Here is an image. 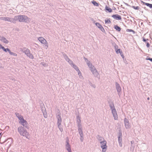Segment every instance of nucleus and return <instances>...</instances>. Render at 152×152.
Listing matches in <instances>:
<instances>
[{"mask_svg": "<svg viewBox=\"0 0 152 152\" xmlns=\"http://www.w3.org/2000/svg\"><path fill=\"white\" fill-rule=\"evenodd\" d=\"M21 51L24 53L25 55L29 58L31 59L34 58L33 55L31 53L30 50L28 48L25 47L23 48L22 49Z\"/></svg>", "mask_w": 152, "mask_h": 152, "instance_id": "nucleus-4", "label": "nucleus"}, {"mask_svg": "<svg viewBox=\"0 0 152 152\" xmlns=\"http://www.w3.org/2000/svg\"><path fill=\"white\" fill-rule=\"evenodd\" d=\"M9 18V17H6V19H5V21H8Z\"/></svg>", "mask_w": 152, "mask_h": 152, "instance_id": "nucleus-47", "label": "nucleus"}, {"mask_svg": "<svg viewBox=\"0 0 152 152\" xmlns=\"http://www.w3.org/2000/svg\"><path fill=\"white\" fill-rule=\"evenodd\" d=\"M115 52L117 54L120 53V54H121V52H122V51L120 49H118L116 50L115 51Z\"/></svg>", "mask_w": 152, "mask_h": 152, "instance_id": "nucleus-34", "label": "nucleus"}, {"mask_svg": "<svg viewBox=\"0 0 152 152\" xmlns=\"http://www.w3.org/2000/svg\"><path fill=\"white\" fill-rule=\"evenodd\" d=\"M96 25L103 32H105V30L102 26L98 23H95Z\"/></svg>", "mask_w": 152, "mask_h": 152, "instance_id": "nucleus-13", "label": "nucleus"}, {"mask_svg": "<svg viewBox=\"0 0 152 152\" xmlns=\"http://www.w3.org/2000/svg\"><path fill=\"white\" fill-rule=\"evenodd\" d=\"M114 10L115 9V7L114 8Z\"/></svg>", "mask_w": 152, "mask_h": 152, "instance_id": "nucleus-56", "label": "nucleus"}, {"mask_svg": "<svg viewBox=\"0 0 152 152\" xmlns=\"http://www.w3.org/2000/svg\"><path fill=\"white\" fill-rule=\"evenodd\" d=\"M18 131L20 135L25 137L26 138L28 139V137L29 135V133L23 127H19L18 129Z\"/></svg>", "mask_w": 152, "mask_h": 152, "instance_id": "nucleus-2", "label": "nucleus"}, {"mask_svg": "<svg viewBox=\"0 0 152 152\" xmlns=\"http://www.w3.org/2000/svg\"><path fill=\"white\" fill-rule=\"evenodd\" d=\"M19 123L22 125L23 127H25L27 129H28V124L26 121L23 118L19 122Z\"/></svg>", "mask_w": 152, "mask_h": 152, "instance_id": "nucleus-8", "label": "nucleus"}, {"mask_svg": "<svg viewBox=\"0 0 152 152\" xmlns=\"http://www.w3.org/2000/svg\"><path fill=\"white\" fill-rule=\"evenodd\" d=\"M67 62L72 66H73V64H74L73 61L70 59H69V60Z\"/></svg>", "mask_w": 152, "mask_h": 152, "instance_id": "nucleus-36", "label": "nucleus"}, {"mask_svg": "<svg viewBox=\"0 0 152 152\" xmlns=\"http://www.w3.org/2000/svg\"><path fill=\"white\" fill-rule=\"evenodd\" d=\"M92 3L94 4V5L96 6H99V4L96 1H92Z\"/></svg>", "mask_w": 152, "mask_h": 152, "instance_id": "nucleus-31", "label": "nucleus"}, {"mask_svg": "<svg viewBox=\"0 0 152 152\" xmlns=\"http://www.w3.org/2000/svg\"><path fill=\"white\" fill-rule=\"evenodd\" d=\"M132 7L135 10H138L140 11H141V9L138 6L135 7L134 6H132Z\"/></svg>", "mask_w": 152, "mask_h": 152, "instance_id": "nucleus-25", "label": "nucleus"}, {"mask_svg": "<svg viewBox=\"0 0 152 152\" xmlns=\"http://www.w3.org/2000/svg\"><path fill=\"white\" fill-rule=\"evenodd\" d=\"M92 73L95 77H96L99 79V75L96 69L94 71L92 72Z\"/></svg>", "mask_w": 152, "mask_h": 152, "instance_id": "nucleus-15", "label": "nucleus"}, {"mask_svg": "<svg viewBox=\"0 0 152 152\" xmlns=\"http://www.w3.org/2000/svg\"><path fill=\"white\" fill-rule=\"evenodd\" d=\"M115 86L117 92L118 93V94L120 98L121 95V88L120 86V85L117 82L115 83Z\"/></svg>", "mask_w": 152, "mask_h": 152, "instance_id": "nucleus-10", "label": "nucleus"}, {"mask_svg": "<svg viewBox=\"0 0 152 152\" xmlns=\"http://www.w3.org/2000/svg\"><path fill=\"white\" fill-rule=\"evenodd\" d=\"M105 9L107 11L109 12H112V10L111 9L108 7L107 6H106L105 7Z\"/></svg>", "mask_w": 152, "mask_h": 152, "instance_id": "nucleus-28", "label": "nucleus"}, {"mask_svg": "<svg viewBox=\"0 0 152 152\" xmlns=\"http://www.w3.org/2000/svg\"><path fill=\"white\" fill-rule=\"evenodd\" d=\"M16 21L20 22H25L28 23L31 20V19L25 15H18L15 16Z\"/></svg>", "mask_w": 152, "mask_h": 152, "instance_id": "nucleus-1", "label": "nucleus"}, {"mask_svg": "<svg viewBox=\"0 0 152 152\" xmlns=\"http://www.w3.org/2000/svg\"><path fill=\"white\" fill-rule=\"evenodd\" d=\"M134 141H133V140H132V141L131 142V146H132V144H134Z\"/></svg>", "mask_w": 152, "mask_h": 152, "instance_id": "nucleus-48", "label": "nucleus"}, {"mask_svg": "<svg viewBox=\"0 0 152 152\" xmlns=\"http://www.w3.org/2000/svg\"><path fill=\"white\" fill-rule=\"evenodd\" d=\"M72 66L77 71L79 70V69L77 66H76L75 64H73V66Z\"/></svg>", "mask_w": 152, "mask_h": 152, "instance_id": "nucleus-32", "label": "nucleus"}, {"mask_svg": "<svg viewBox=\"0 0 152 152\" xmlns=\"http://www.w3.org/2000/svg\"><path fill=\"white\" fill-rule=\"evenodd\" d=\"M9 53L10 55H13V56H17V54H16V53H13V52H12L11 50H10V52H9Z\"/></svg>", "mask_w": 152, "mask_h": 152, "instance_id": "nucleus-35", "label": "nucleus"}, {"mask_svg": "<svg viewBox=\"0 0 152 152\" xmlns=\"http://www.w3.org/2000/svg\"><path fill=\"white\" fill-rule=\"evenodd\" d=\"M2 46H3L0 44V49L2 48Z\"/></svg>", "mask_w": 152, "mask_h": 152, "instance_id": "nucleus-50", "label": "nucleus"}, {"mask_svg": "<svg viewBox=\"0 0 152 152\" xmlns=\"http://www.w3.org/2000/svg\"><path fill=\"white\" fill-rule=\"evenodd\" d=\"M146 60H150L152 62V58H146Z\"/></svg>", "mask_w": 152, "mask_h": 152, "instance_id": "nucleus-42", "label": "nucleus"}, {"mask_svg": "<svg viewBox=\"0 0 152 152\" xmlns=\"http://www.w3.org/2000/svg\"><path fill=\"white\" fill-rule=\"evenodd\" d=\"M143 24V23L142 22L141 23V24L142 25Z\"/></svg>", "mask_w": 152, "mask_h": 152, "instance_id": "nucleus-55", "label": "nucleus"}, {"mask_svg": "<svg viewBox=\"0 0 152 152\" xmlns=\"http://www.w3.org/2000/svg\"><path fill=\"white\" fill-rule=\"evenodd\" d=\"M2 135H1V133H0V139Z\"/></svg>", "mask_w": 152, "mask_h": 152, "instance_id": "nucleus-51", "label": "nucleus"}, {"mask_svg": "<svg viewBox=\"0 0 152 152\" xmlns=\"http://www.w3.org/2000/svg\"><path fill=\"white\" fill-rule=\"evenodd\" d=\"M1 49L5 52H7V51L9 53L10 51V50L9 48H7L6 49L3 46H2Z\"/></svg>", "mask_w": 152, "mask_h": 152, "instance_id": "nucleus-29", "label": "nucleus"}, {"mask_svg": "<svg viewBox=\"0 0 152 152\" xmlns=\"http://www.w3.org/2000/svg\"><path fill=\"white\" fill-rule=\"evenodd\" d=\"M105 23H110V22H111L110 21V20H109V19H108V20H105Z\"/></svg>", "mask_w": 152, "mask_h": 152, "instance_id": "nucleus-39", "label": "nucleus"}, {"mask_svg": "<svg viewBox=\"0 0 152 152\" xmlns=\"http://www.w3.org/2000/svg\"><path fill=\"white\" fill-rule=\"evenodd\" d=\"M144 9L145 10H147V9H146V7H144Z\"/></svg>", "mask_w": 152, "mask_h": 152, "instance_id": "nucleus-52", "label": "nucleus"}, {"mask_svg": "<svg viewBox=\"0 0 152 152\" xmlns=\"http://www.w3.org/2000/svg\"><path fill=\"white\" fill-rule=\"evenodd\" d=\"M134 147H135L134 145H133V146H132V147H131L130 148L132 150V151H133L134 150Z\"/></svg>", "mask_w": 152, "mask_h": 152, "instance_id": "nucleus-43", "label": "nucleus"}, {"mask_svg": "<svg viewBox=\"0 0 152 152\" xmlns=\"http://www.w3.org/2000/svg\"><path fill=\"white\" fill-rule=\"evenodd\" d=\"M124 122L125 127L126 129H128L130 128L131 126L129 123V121L126 118H125L124 119Z\"/></svg>", "mask_w": 152, "mask_h": 152, "instance_id": "nucleus-11", "label": "nucleus"}, {"mask_svg": "<svg viewBox=\"0 0 152 152\" xmlns=\"http://www.w3.org/2000/svg\"><path fill=\"white\" fill-rule=\"evenodd\" d=\"M101 147L102 149V152H105L107 150V142L105 140L100 142Z\"/></svg>", "mask_w": 152, "mask_h": 152, "instance_id": "nucleus-6", "label": "nucleus"}, {"mask_svg": "<svg viewBox=\"0 0 152 152\" xmlns=\"http://www.w3.org/2000/svg\"><path fill=\"white\" fill-rule=\"evenodd\" d=\"M108 104L111 110L114 119L115 120H117L118 118V115L113 103L112 101H110L108 102Z\"/></svg>", "mask_w": 152, "mask_h": 152, "instance_id": "nucleus-3", "label": "nucleus"}, {"mask_svg": "<svg viewBox=\"0 0 152 152\" xmlns=\"http://www.w3.org/2000/svg\"><path fill=\"white\" fill-rule=\"evenodd\" d=\"M6 18V17H1L0 18V19L5 21Z\"/></svg>", "mask_w": 152, "mask_h": 152, "instance_id": "nucleus-40", "label": "nucleus"}, {"mask_svg": "<svg viewBox=\"0 0 152 152\" xmlns=\"http://www.w3.org/2000/svg\"><path fill=\"white\" fill-rule=\"evenodd\" d=\"M56 118L57 119V125H61L62 122V118L61 113L59 112L56 114Z\"/></svg>", "mask_w": 152, "mask_h": 152, "instance_id": "nucleus-7", "label": "nucleus"}, {"mask_svg": "<svg viewBox=\"0 0 152 152\" xmlns=\"http://www.w3.org/2000/svg\"><path fill=\"white\" fill-rule=\"evenodd\" d=\"M114 28L118 31H120L121 30L120 27L117 25L115 26Z\"/></svg>", "mask_w": 152, "mask_h": 152, "instance_id": "nucleus-27", "label": "nucleus"}, {"mask_svg": "<svg viewBox=\"0 0 152 152\" xmlns=\"http://www.w3.org/2000/svg\"><path fill=\"white\" fill-rule=\"evenodd\" d=\"M63 56L64 58V59L66 61H68L70 59L68 56L65 54L63 53Z\"/></svg>", "mask_w": 152, "mask_h": 152, "instance_id": "nucleus-26", "label": "nucleus"}, {"mask_svg": "<svg viewBox=\"0 0 152 152\" xmlns=\"http://www.w3.org/2000/svg\"><path fill=\"white\" fill-rule=\"evenodd\" d=\"M84 59L85 61L86 62V63L88 66H89L90 65L92 64L91 63L90 61H88V59L84 57Z\"/></svg>", "mask_w": 152, "mask_h": 152, "instance_id": "nucleus-24", "label": "nucleus"}, {"mask_svg": "<svg viewBox=\"0 0 152 152\" xmlns=\"http://www.w3.org/2000/svg\"><path fill=\"white\" fill-rule=\"evenodd\" d=\"M96 138L99 142L102 141L104 140L103 137L99 136V135H97L96 136Z\"/></svg>", "mask_w": 152, "mask_h": 152, "instance_id": "nucleus-21", "label": "nucleus"}, {"mask_svg": "<svg viewBox=\"0 0 152 152\" xmlns=\"http://www.w3.org/2000/svg\"><path fill=\"white\" fill-rule=\"evenodd\" d=\"M118 141L119 144V145L121 147L122 146V137H118Z\"/></svg>", "mask_w": 152, "mask_h": 152, "instance_id": "nucleus-22", "label": "nucleus"}, {"mask_svg": "<svg viewBox=\"0 0 152 152\" xmlns=\"http://www.w3.org/2000/svg\"><path fill=\"white\" fill-rule=\"evenodd\" d=\"M77 72H78V74L79 75L80 78L82 79L83 77L82 76L81 72L80 70H79Z\"/></svg>", "mask_w": 152, "mask_h": 152, "instance_id": "nucleus-33", "label": "nucleus"}, {"mask_svg": "<svg viewBox=\"0 0 152 152\" xmlns=\"http://www.w3.org/2000/svg\"><path fill=\"white\" fill-rule=\"evenodd\" d=\"M58 127L59 130L61 132H62L63 131V129L61 127V125H58Z\"/></svg>", "mask_w": 152, "mask_h": 152, "instance_id": "nucleus-38", "label": "nucleus"}, {"mask_svg": "<svg viewBox=\"0 0 152 152\" xmlns=\"http://www.w3.org/2000/svg\"><path fill=\"white\" fill-rule=\"evenodd\" d=\"M112 17L114 19L116 20H120L121 19V16L118 14L113 15Z\"/></svg>", "mask_w": 152, "mask_h": 152, "instance_id": "nucleus-16", "label": "nucleus"}, {"mask_svg": "<svg viewBox=\"0 0 152 152\" xmlns=\"http://www.w3.org/2000/svg\"><path fill=\"white\" fill-rule=\"evenodd\" d=\"M147 99L149 100V97H148V98H147Z\"/></svg>", "mask_w": 152, "mask_h": 152, "instance_id": "nucleus-53", "label": "nucleus"}, {"mask_svg": "<svg viewBox=\"0 0 152 152\" xmlns=\"http://www.w3.org/2000/svg\"><path fill=\"white\" fill-rule=\"evenodd\" d=\"M142 2L143 3V4H144L145 5L149 7L152 10V4H150L148 3H147L144 2L142 1Z\"/></svg>", "mask_w": 152, "mask_h": 152, "instance_id": "nucleus-23", "label": "nucleus"}, {"mask_svg": "<svg viewBox=\"0 0 152 152\" xmlns=\"http://www.w3.org/2000/svg\"><path fill=\"white\" fill-rule=\"evenodd\" d=\"M44 116L45 118H46L47 117V115L45 113H43Z\"/></svg>", "mask_w": 152, "mask_h": 152, "instance_id": "nucleus-49", "label": "nucleus"}, {"mask_svg": "<svg viewBox=\"0 0 152 152\" xmlns=\"http://www.w3.org/2000/svg\"><path fill=\"white\" fill-rule=\"evenodd\" d=\"M10 145H11V143H10V144L9 145V146H10Z\"/></svg>", "mask_w": 152, "mask_h": 152, "instance_id": "nucleus-54", "label": "nucleus"}, {"mask_svg": "<svg viewBox=\"0 0 152 152\" xmlns=\"http://www.w3.org/2000/svg\"><path fill=\"white\" fill-rule=\"evenodd\" d=\"M76 123L77 124V126L78 128V130H82V128L81 121V117L79 115H77L76 116Z\"/></svg>", "mask_w": 152, "mask_h": 152, "instance_id": "nucleus-5", "label": "nucleus"}, {"mask_svg": "<svg viewBox=\"0 0 152 152\" xmlns=\"http://www.w3.org/2000/svg\"><path fill=\"white\" fill-rule=\"evenodd\" d=\"M15 18V16L14 18H11L9 17L8 21L11 23H16V19Z\"/></svg>", "mask_w": 152, "mask_h": 152, "instance_id": "nucleus-18", "label": "nucleus"}, {"mask_svg": "<svg viewBox=\"0 0 152 152\" xmlns=\"http://www.w3.org/2000/svg\"><path fill=\"white\" fill-rule=\"evenodd\" d=\"M15 114L20 121L22 119H23V116L19 113H15Z\"/></svg>", "mask_w": 152, "mask_h": 152, "instance_id": "nucleus-20", "label": "nucleus"}, {"mask_svg": "<svg viewBox=\"0 0 152 152\" xmlns=\"http://www.w3.org/2000/svg\"><path fill=\"white\" fill-rule=\"evenodd\" d=\"M0 40L6 44H8L9 43V41L5 38L3 37H0Z\"/></svg>", "mask_w": 152, "mask_h": 152, "instance_id": "nucleus-17", "label": "nucleus"}, {"mask_svg": "<svg viewBox=\"0 0 152 152\" xmlns=\"http://www.w3.org/2000/svg\"><path fill=\"white\" fill-rule=\"evenodd\" d=\"M38 40L42 44H44V45L46 46L47 48L48 47L47 45V42L46 40H45L44 38L40 37L38 38Z\"/></svg>", "mask_w": 152, "mask_h": 152, "instance_id": "nucleus-12", "label": "nucleus"}, {"mask_svg": "<svg viewBox=\"0 0 152 152\" xmlns=\"http://www.w3.org/2000/svg\"><path fill=\"white\" fill-rule=\"evenodd\" d=\"M121 53V54H120L121 55V56L122 57V58H124V54H123V52L122 53Z\"/></svg>", "mask_w": 152, "mask_h": 152, "instance_id": "nucleus-45", "label": "nucleus"}, {"mask_svg": "<svg viewBox=\"0 0 152 152\" xmlns=\"http://www.w3.org/2000/svg\"><path fill=\"white\" fill-rule=\"evenodd\" d=\"M88 66L91 72L96 70V68L92 64L90 65L89 66Z\"/></svg>", "mask_w": 152, "mask_h": 152, "instance_id": "nucleus-19", "label": "nucleus"}, {"mask_svg": "<svg viewBox=\"0 0 152 152\" xmlns=\"http://www.w3.org/2000/svg\"><path fill=\"white\" fill-rule=\"evenodd\" d=\"M65 148L68 152H72L71 145L69 143V140L67 138L66 141Z\"/></svg>", "mask_w": 152, "mask_h": 152, "instance_id": "nucleus-9", "label": "nucleus"}, {"mask_svg": "<svg viewBox=\"0 0 152 152\" xmlns=\"http://www.w3.org/2000/svg\"><path fill=\"white\" fill-rule=\"evenodd\" d=\"M113 46L114 47L115 51H116V50H117V49H118V46L116 44H115V43H114V44Z\"/></svg>", "mask_w": 152, "mask_h": 152, "instance_id": "nucleus-37", "label": "nucleus"}, {"mask_svg": "<svg viewBox=\"0 0 152 152\" xmlns=\"http://www.w3.org/2000/svg\"><path fill=\"white\" fill-rule=\"evenodd\" d=\"M78 133L80 136V140L81 142H83L84 138H83V132L82 130H78Z\"/></svg>", "mask_w": 152, "mask_h": 152, "instance_id": "nucleus-14", "label": "nucleus"}, {"mask_svg": "<svg viewBox=\"0 0 152 152\" xmlns=\"http://www.w3.org/2000/svg\"><path fill=\"white\" fill-rule=\"evenodd\" d=\"M119 136L118 137H122V134L121 131H120L119 133Z\"/></svg>", "mask_w": 152, "mask_h": 152, "instance_id": "nucleus-41", "label": "nucleus"}, {"mask_svg": "<svg viewBox=\"0 0 152 152\" xmlns=\"http://www.w3.org/2000/svg\"><path fill=\"white\" fill-rule=\"evenodd\" d=\"M114 10L115 9V7L114 8Z\"/></svg>", "mask_w": 152, "mask_h": 152, "instance_id": "nucleus-57", "label": "nucleus"}, {"mask_svg": "<svg viewBox=\"0 0 152 152\" xmlns=\"http://www.w3.org/2000/svg\"><path fill=\"white\" fill-rule=\"evenodd\" d=\"M147 40L148 41V39H145L144 38H143V42H146V41H147Z\"/></svg>", "mask_w": 152, "mask_h": 152, "instance_id": "nucleus-44", "label": "nucleus"}, {"mask_svg": "<svg viewBox=\"0 0 152 152\" xmlns=\"http://www.w3.org/2000/svg\"><path fill=\"white\" fill-rule=\"evenodd\" d=\"M146 46L147 47H148V48L150 46V44H149V43L148 42H147V44H146Z\"/></svg>", "mask_w": 152, "mask_h": 152, "instance_id": "nucleus-46", "label": "nucleus"}, {"mask_svg": "<svg viewBox=\"0 0 152 152\" xmlns=\"http://www.w3.org/2000/svg\"><path fill=\"white\" fill-rule=\"evenodd\" d=\"M126 31L128 32H132L134 34L135 33V32L134 31L131 29H127L126 30Z\"/></svg>", "mask_w": 152, "mask_h": 152, "instance_id": "nucleus-30", "label": "nucleus"}, {"mask_svg": "<svg viewBox=\"0 0 152 152\" xmlns=\"http://www.w3.org/2000/svg\"><path fill=\"white\" fill-rule=\"evenodd\" d=\"M93 87H94V88L95 87L94 86H93Z\"/></svg>", "mask_w": 152, "mask_h": 152, "instance_id": "nucleus-58", "label": "nucleus"}]
</instances>
